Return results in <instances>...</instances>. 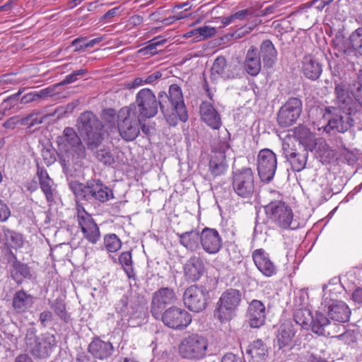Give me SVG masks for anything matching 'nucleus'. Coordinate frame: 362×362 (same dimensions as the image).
<instances>
[{"mask_svg":"<svg viewBox=\"0 0 362 362\" xmlns=\"http://www.w3.org/2000/svg\"><path fill=\"white\" fill-rule=\"evenodd\" d=\"M171 126H175L178 120L185 122L188 114L184 103L181 88L177 84L169 87L168 94L165 92L158 93V106Z\"/></svg>","mask_w":362,"mask_h":362,"instance_id":"f257e3e1","label":"nucleus"},{"mask_svg":"<svg viewBox=\"0 0 362 362\" xmlns=\"http://www.w3.org/2000/svg\"><path fill=\"white\" fill-rule=\"evenodd\" d=\"M242 300L240 290L230 288L224 291L218 299L214 310V317L221 323L230 322L237 315Z\"/></svg>","mask_w":362,"mask_h":362,"instance_id":"f03ea898","label":"nucleus"},{"mask_svg":"<svg viewBox=\"0 0 362 362\" xmlns=\"http://www.w3.org/2000/svg\"><path fill=\"white\" fill-rule=\"evenodd\" d=\"M271 197L276 196L281 197L279 192H271ZM264 212L267 218L274 224L282 229L295 228L291 226L293 219V213L291 206H289L282 198L279 199H271L270 202L264 206Z\"/></svg>","mask_w":362,"mask_h":362,"instance_id":"7ed1b4c3","label":"nucleus"},{"mask_svg":"<svg viewBox=\"0 0 362 362\" xmlns=\"http://www.w3.org/2000/svg\"><path fill=\"white\" fill-rule=\"evenodd\" d=\"M78 129L86 136L88 148L94 150L101 144L103 139V125L92 112L86 111L80 115Z\"/></svg>","mask_w":362,"mask_h":362,"instance_id":"20e7f679","label":"nucleus"},{"mask_svg":"<svg viewBox=\"0 0 362 362\" xmlns=\"http://www.w3.org/2000/svg\"><path fill=\"white\" fill-rule=\"evenodd\" d=\"M117 128L122 138L126 141L134 140L140 133V117L136 106L130 105L121 108L117 115Z\"/></svg>","mask_w":362,"mask_h":362,"instance_id":"39448f33","label":"nucleus"},{"mask_svg":"<svg viewBox=\"0 0 362 362\" xmlns=\"http://www.w3.org/2000/svg\"><path fill=\"white\" fill-rule=\"evenodd\" d=\"M232 188L235 194L242 198L250 199L255 192V177L253 170L243 167L232 172Z\"/></svg>","mask_w":362,"mask_h":362,"instance_id":"423d86ee","label":"nucleus"},{"mask_svg":"<svg viewBox=\"0 0 362 362\" xmlns=\"http://www.w3.org/2000/svg\"><path fill=\"white\" fill-rule=\"evenodd\" d=\"M25 340L27 349L34 357L39 358L48 357L57 346L55 336L49 332L37 337L34 332H28Z\"/></svg>","mask_w":362,"mask_h":362,"instance_id":"0eeeda50","label":"nucleus"},{"mask_svg":"<svg viewBox=\"0 0 362 362\" xmlns=\"http://www.w3.org/2000/svg\"><path fill=\"white\" fill-rule=\"evenodd\" d=\"M322 117L327 121V125L325 127L327 132L336 130L337 132L344 133L353 126L354 120L351 117L350 110L326 107Z\"/></svg>","mask_w":362,"mask_h":362,"instance_id":"6e6552de","label":"nucleus"},{"mask_svg":"<svg viewBox=\"0 0 362 362\" xmlns=\"http://www.w3.org/2000/svg\"><path fill=\"white\" fill-rule=\"evenodd\" d=\"M207 347L208 342L205 337L199 334H191L181 341L178 349L182 358L199 360L206 356Z\"/></svg>","mask_w":362,"mask_h":362,"instance_id":"1a4fd4ad","label":"nucleus"},{"mask_svg":"<svg viewBox=\"0 0 362 362\" xmlns=\"http://www.w3.org/2000/svg\"><path fill=\"white\" fill-rule=\"evenodd\" d=\"M58 146L62 151L71 154L76 158L86 156V148L81 139L71 127H66L62 136L57 137Z\"/></svg>","mask_w":362,"mask_h":362,"instance_id":"9d476101","label":"nucleus"},{"mask_svg":"<svg viewBox=\"0 0 362 362\" xmlns=\"http://www.w3.org/2000/svg\"><path fill=\"white\" fill-rule=\"evenodd\" d=\"M163 323L175 330L186 329L192 322L191 314L184 308L171 306L167 308L160 317Z\"/></svg>","mask_w":362,"mask_h":362,"instance_id":"9b49d317","label":"nucleus"},{"mask_svg":"<svg viewBox=\"0 0 362 362\" xmlns=\"http://www.w3.org/2000/svg\"><path fill=\"white\" fill-rule=\"evenodd\" d=\"M209 291L202 285H192L184 292L185 305L191 311L199 313L204 310L207 305Z\"/></svg>","mask_w":362,"mask_h":362,"instance_id":"f8f14e48","label":"nucleus"},{"mask_svg":"<svg viewBox=\"0 0 362 362\" xmlns=\"http://www.w3.org/2000/svg\"><path fill=\"white\" fill-rule=\"evenodd\" d=\"M139 117L152 118L158 113V100L153 92L149 88H142L136 95L135 103Z\"/></svg>","mask_w":362,"mask_h":362,"instance_id":"ddd939ff","label":"nucleus"},{"mask_svg":"<svg viewBox=\"0 0 362 362\" xmlns=\"http://www.w3.org/2000/svg\"><path fill=\"white\" fill-rule=\"evenodd\" d=\"M303 105L298 98H290L281 107L277 115V122L281 127L294 124L302 112Z\"/></svg>","mask_w":362,"mask_h":362,"instance_id":"4468645a","label":"nucleus"},{"mask_svg":"<svg viewBox=\"0 0 362 362\" xmlns=\"http://www.w3.org/2000/svg\"><path fill=\"white\" fill-rule=\"evenodd\" d=\"M257 171L262 181L269 182L275 175L277 166L276 154L269 148L259 151L257 156Z\"/></svg>","mask_w":362,"mask_h":362,"instance_id":"2eb2a0df","label":"nucleus"},{"mask_svg":"<svg viewBox=\"0 0 362 362\" xmlns=\"http://www.w3.org/2000/svg\"><path fill=\"white\" fill-rule=\"evenodd\" d=\"M177 301L175 291L168 287H163L153 293L151 313L156 319H159L163 309Z\"/></svg>","mask_w":362,"mask_h":362,"instance_id":"dca6fc26","label":"nucleus"},{"mask_svg":"<svg viewBox=\"0 0 362 362\" xmlns=\"http://www.w3.org/2000/svg\"><path fill=\"white\" fill-rule=\"evenodd\" d=\"M77 222L83 238L92 244L97 243L100 238V232L91 215L78 209Z\"/></svg>","mask_w":362,"mask_h":362,"instance_id":"f3484780","label":"nucleus"},{"mask_svg":"<svg viewBox=\"0 0 362 362\" xmlns=\"http://www.w3.org/2000/svg\"><path fill=\"white\" fill-rule=\"evenodd\" d=\"M310 329L319 336L333 337L338 334L340 327L335 322H331L321 311L317 310L313 315Z\"/></svg>","mask_w":362,"mask_h":362,"instance_id":"a211bd4d","label":"nucleus"},{"mask_svg":"<svg viewBox=\"0 0 362 362\" xmlns=\"http://www.w3.org/2000/svg\"><path fill=\"white\" fill-rule=\"evenodd\" d=\"M200 244L202 249L209 255L218 253L222 248V238L217 230L204 228L200 235Z\"/></svg>","mask_w":362,"mask_h":362,"instance_id":"6ab92c4d","label":"nucleus"},{"mask_svg":"<svg viewBox=\"0 0 362 362\" xmlns=\"http://www.w3.org/2000/svg\"><path fill=\"white\" fill-rule=\"evenodd\" d=\"M252 257L255 266L264 276L271 277L276 274L277 267L264 249L254 250Z\"/></svg>","mask_w":362,"mask_h":362,"instance_id":"aec40b11","label":"nucleus"},{"mask_svg":"<svg viewBox=\"0 0 362 362\" xmlns=\"http://www.w3.org/2000/svg\"><path fill=\"white\" fill-rule=\"evenodd\" d=\"M324 311L331 320L340 323L349 321L351 310L343 301L330 300L328 304L324 306Z\"/></svg>","mask_w":362,"mask_h":362,"instance_id":"412c9836","label":"nucleus"},{"mask_svg":"<svg viewBox=\"0 0 362 362\" xmlns=\"http://www.w3.org/2000/svg\"><path fill=\"white\" fill-rule=\"evenodd\" d=\"M86 201L105 202L113 197L112 191L100 180L88 181Z\"/></svg>","mask_w":362,"mask_h":362,"instance_id":"4be33fe9","label":"nucleus"},{"mask_svg":"<svg viewBox=\"0 0 362 362\" xmlns=\"http://www.w3.org/2000/svg\"><path fill=\"white\" fill-rule=\"evenodd\" d=\"M88 350L95 360L103 362L111 356L114 347L111 342L95 337L89 344Z\"/></svg>","mask_w":362,"mask_h":362,"instance_id":"5701e85b","label":"nucleus"},{"mask_svg":"<svg viewBox=\"0 0 362 362\" xmlns=\"http://www.w3.org/2000/svg\"><path fill=\"white\" fill-rule=\"evenodd\" d=\"M247 317L251 327L259 328L262 326L266 319L264 303L259 300H252L247 308Z\"/></svg>","mask_w":362,"mask_h":362,"instance_id":"b1692460","label":"nucleus"},{"mask_svg":"<svg viewBox=\"0 0 362 362\" xmlns=\"http://www.w3.org/2000/svg\"><path fill=\"white\" fill-rule=\"evenodd\" d=\"M301 71L305 77L310 80L315 81L322 74V66L313 55L307 54L302 59Z\"/></svg>","mask_w":362,"mask_h":362,"instance_id":"393cba45","label":"nucleus"},{"mask_svg":"<svg viewBox=\"0 0 362 362\" xmlns=\"http://www.w3.org/2000/svg\"><path fill=\"white\" fill-rule=\"evenodd\" d=\"M199 112L202 119L214 129H218L222 125L221 116L212 104L202 102Z\"/></svg>","mask_w":362,"mask_h":362,"instance_id":"a878e982","label":"nucleus"},{"mask_svg":"<svg viewBox=\"0 0 362 362\" xmlns=\"http://www.w3.org/2000/svg\"><path fill=\"white\" fill-rule=\"evenodd\" d=\"M204 265L202 259L197 256L191 257L184 265V274L187 281H197L203 275Z\"/></svg>","mask_w":362,"mask_h":362,"instance_id":"bb28decb","label":"nucleus"},{"mask_svg":"<svg viewBox=\"0 0 362 362\" xmlns=\"http://www.w3.org/2000/svg\"><path fill=\"white\" fill-rule=\"evenodd\" d=\"M334 95L335 98L332 101L334 105L331 107L340 110H351L352 99L349 96L344 83H334Z\"/></svg>","mask_w":362,"mask_h":362,"instance_id":"cd10ccee","label":"nucleus"},{"mask_svg":"<svg viewBox=\"0 0 362 362\" xmlns=\"http://www.w3.org/2000/svg\"><path fill=\"white\" fill-rule=\"evenodd\" d=\"M233 77V74L230 69V66L226 63L223 57H218L213 63L211 69V79L216 83L218 79H228Z\"/></svg>","mask_w":362,"mask_h":362,"instance_id":"c85d7f7f","label":"nucleus"},{"mask_svg":"<svg viewBox=\"0 0 362 362\" xmlns=\"http://www.w3.org/2000/svg\"><path fill=\"white\" fill-rule=\"evenodd\" d=\"M34 297L21 289L16 291L13 297L12 307L16 313H23L32 308Z\"/></svg>","mask_w":362,"mask_h":362,"instance_id":"c756f323","label":"nucleus"},{"mask_svg":"<svg viewBox=\"0 0 362 362\" xmlns=\"http://www.w3.org/2000/svg\"><path fill=\"white\" fill-rule=\"evenodd\" d=\"M296 332L295 325L290 321L281 324L276 335V346L282 349L288 346L292 341Z\"/></svg>","mask_w":362,"mask_h":362,"instance_id":"7c9ffc66","label":"nucleus"},{"mask_svg":"<svg viewBox=\"0 0 362 362\" xmlns=\"http://www.w3.org/2000/svg\"><path fill=\"white\" fill-rule=\"evenodd\" d=\"M244 67L247 73L251 76H257L261 71V59L258 50L254 46L247 50L244 62Z\"/></svg>","mask_w":362,"mask_h":362,"instance_id":"2f4dec72","label":"nucleus"},{"mask_svg":"<svg viewBox=\"0 0 362 362\" xmlns=\"http://www.w3.org/2000/svg\"><path fill=\"white\" fill-rule=\"evenodd\" d=\"M200 235L197 230H191L190 231L182 233H177L176 235L178 238L179 243L187 250L192 252H196L200 247Z\"/></svg>","mask_w":362,"mask_h":362,"instance_id":"473e14b6","label":"nucleus"},{"mask_svg":"<svg viewBox=\"0 0 362 362\" xmlns=\"http://www.w3.org/2000/svg\"><path fill=\"white\" fill-rule=\"evenodd\" d=\"M258 53L265 67L271 68L274 66L276 60L277 51L270 40H266L262 42Z\"/></svg>","mask_w":362,"mask_h":362,"instance_id":"72a5a7b5","label":"nucleus"},{"mask_svg":"<svg viewBox=\"0 0 362 362\" xmlns=\"http://www.w3.org/2000/svg\"><path fill=\"white\" fill-rule=\"evenodd\" d=\"M37 175L40 188L45 195L47 201L48 202H52L54 201V194L55 191L53 187V180L49 177L47 170L43 168H37Z\"/></svg>","mask_w":362,"mask_h":362,"instance_id":"f704fd0d","label":"nucleus"},{"mask_svg":"<svg viewBox=\"0 0 362 362\" xmlns=\"http://www.w3.org/2000/svg\"><path fill=\"white\" fill-rule=\"evenodd\" d=\"M295 137L305 147V151H313L316 141L314 134L305 127H298L295 130Z\"/></svg>","mask_w":362,"mask_h":362,"instance_id":"c9c22d12","label":"nucleus"},{"mask_svg":"<svg viewBox=\"0 0 362 362\" xmlns=\"http://www.w3.org/2000/svg\"><path fill=\"white\" fill-rule=\"evenodd\" d=\"M313 315L310 310L305 306L296 305L293 313V319L296 323L303 329L309 330Z\"/></svg>","mask_w":362,"mask_h":362,"instance_id":"e433bc0d","label":"nucleus"},{"mask_svg":"<svg viewBox=\"0 0 362 362\" xmlns=\"http://www.w3.org/2000/svg\"><path fill=\"white\" fill-rule=\"evenodd\" d=\"M161 77L162 73L159 71H154L150 74L136 77L129 84V88H136L144 85H155Z\"/></svg>","mask_w":362,"mask_h":362,"instance_id":"4c0bfd02","label":"nucleus"},{"mask_svg":"<svg viewBox=\"0 0 362 362\" xmlns=\"http://www.w3.org/2000/svg\"><path fill=\"white\" fill-rule=\"evenodd\" d=\"M118 263L122 266L129 279H136V274L133 267L132 253L131 251L122 252L118 257Z\"/></svg>","mask_w":362,"mask_h":362,"instance_id":"58836bf2","label":"nucleus"},{"mask_svg":"<svg viewBox=\"0 0 362 362\" xmlns=\"http://www.w3.org/2000/svg\"><path fill=\"white\" fill-rule=\"evenodd\" d=\"M267 347L261 339H257L251 343L246 353L252 358L262 360L267 354Z\"/></svg>","mask_w":362,"mask_h":362,"instance_id":"ea45409f","label":"nucleus"},{"mask_svg":"<svg viewBox=\"0 0 362 362\" xmlns=\"http://www.w3.org/2000/svg\"><path fill=\"white\" fill-rule=\"evenodd\" d=\"M307 159L308 152L305 151L302 153L295 151L286 160L291 165L293 171L300 172L305 168Z\"/></svg>","mask_w":362,"mask_h":362,"instance_id":"a19ab883","label":"nucleus"},{"mask_svg":"<svg viewBox=\"0 0 362 362\" xmlns=\"http://www.w3.org/2000/svg\"><path fill=\"white\" fill-rule=\"evenodd\" d=\"M215 34V28L204 25L202 27L193 29L191 31L185 34V37H190L194 36V39H196L197 41H201L208 37H211L214 36Z\"/></svg>","mask_w":362,"mask_h":362,"instance_id":"79ce46f5","label":"nucleus"},{"mask_svg":"<svg viewBox=\"0 0 362 362\" xmlns=\"http://www.w3.org/2000/svg\"><path fill=\"white\" fill-rule=\"evenodd\" d=\"M103 245L108 253H115L121 249L122 243L116 234L108 233L103 237Z\"/></svg>","mask_w":362,"mask_h":362,"instance_id":"37998d69","label":"nucleus"},{"mask_svg":"<svg viewBox=\"0 0 362 362\" xmlns=\"http://www.w3.org/2000/svg\"><path fill=\"white\" fill-rule=\"evenodd\" d=\"M23 91L24 88H21L17 93L7 97L3 100L0 105V113L2 115V117L8 115V111L17 105L19 97Z\"/></svg>","mask_w":362,"mask_h":362,"instance_id":"c03bdc74","label":"nucleus"},{"mask_svg":"<svg viewBox=\"0 0 362 362\" xmlns=\"http://www.w3.org/2000/svg\"><path fill=\"white\" fill-rule=\"evenodd\" d=\"M129 299L127 295H124L120 300L116 303L115 309L118 313H120L122 317H128L129 315H133L137 311V307L133 306L131 304L132 311L129 308Z\"/></svg>","mask_w":362,"mask_h":362,"instance_id":"a18cd8bd","label":"nucleus"},{"mask_svg":"<svg viewBox=\"0 0 362 362\" xmlns=\"http://www.w3.org/2000/svg\"><path fill=\"white\" fill-rule=\"evenodd\" d=\"M50 307L54 310V313L64 322L69 321L70 315L67 313L65 303L62 299H55L50 304Z\"/></svg>","mask_w":362,"mask_h":362,"instance_id":"49530a36","label":"nucleus"},{"mask_svg":"<svg viewBox=\"0 0 362 362\" xmlns=\"http://www.w3.org/2000/svg\"><path fill=\"white\" fill-rule=\"evenodd\" d=\"M13 267L15 272L13 276L17 282L21 281V278L30 279L32 277L30 268L27 264L16 262L13 264Z\"/></svg>","mask_w":362,"mask_h":362,"instance_id":"de8ad7c7","label":"nucleus"},{"mask_svg":"<svg viewBox=\"0 0 362 362\" xmlns=\"http://www.w3.org/2000/svg\"><path fill=\"white\" fill-rule=\"evenodd\" d=\"M226 168V164L222 160H218L216 158H211L209 162V170L211 174L215 177L224 174Z\"/></svg>","mask_w":362,"mask_h":362,"instance_id":"09e8293b","label":"nucleus"},{"mask_svg":"<svg viewBox=\"0 0 362 362\" xmlns=\"http://www.w3.org/2000/svg\"><path fill=\"white\" fill-rule=\"evenodd\" d=\"M353 49L362 55V28H357L349 37Z\"/></svg>","mask_w":362,"mask_h":362,"instance_id":"8fccbe9b","label":"nucleus"},{"mask_svg":"<svg viewBox=\"0 0 362 362\" xmlns=\"http://www.w3.org/2000/svg\"><path fill=\"white\" fill-rule=\"evenodd\" d=\"M5 238L7 243L13 248H19L22 247L23 241L22 236L10 230L5 231Z\"/></svg>","mask_w":362,"mask_h":362,"instance_id":"3c124183","label":"nucleus"},{"mask_svg":"<svg viewBox=\"0 0 362 362\" xmlns=\"http://www.w3.org/2000/svg\"><path fill=\"white\" fill-rule=\"evenodd\" d=\"M69 187L77 198L86 200L88 183L84 185L78 181H71Z\"/></svg>","mask_w":362,"mask_h":362,"instance_id":"603ef678","label":"nucleus"},{"mask_svg":"<svg viewBox=\"0 0 362 362\" xmlns=\"http://www.w3.org/2000/svg\"><path fill=\"white\" fill-rule=\"evenodd\" d=\"M350 91L356 101L362 107V81L358 78V72L356 81L350 85Z\"/></svg>","mask_w":362,"mask_h":362,"instance_id":"864d4df0","label":"nucleus"},{"mask_svg":"<svg viewBox=\"0 0 362 362\" xmlns=\"http://www.w3.org/2000/svg\"><path fill=\"white\" fill-rule=\"evenodd\" d=\"M97 159L105 165H110L115 163L114 157L107 149H100L96 152Z\"/></svg>","mask_w":362,"mask_h":362,"instance_id":"5fc2aeb1","label":"nucleus"},{"mask_svg":"<svg viewBox=\"0 0 362 362\" xmlns=\"http://www.w3.org/2000/svg\"><path fill=\"white\" fill-rule=\"evenodd\" d=\"M334 337L337 338L347 344H350L356 341L357 334L353 330H346L341 334H336L335 337L332 338Z\"/></svg>","mask_w":362,"mask_h":362,"instance_id":"6e6d98bb","label":"nucleus"},{"mask_svg":"<svg viewBox=\"0 0 362 362\" xmlns=\"http://www.w3.org/2000/svg\"><path fill=\"white\" fill-rule=\"evenodd\" d=\"M87 73V70L84 69H81L76 70L71 74L65 76L64 80L60 83L62 85H66L69 83H72L78 80V76H81Z\"/></svg>","mask_w":362,"mask_h":362,"instance_id":"4d7b16f0","label":"nucleus"},{"mask_svg":"<svg viewBox=\"0 0 362 362\" xmlns=\"http://www.w3.org/2000/svg\"><path fill=\"white\" fill-rule=\"evenodd\" d=\"M45 95V90H42L40 92H30L24 95L21 98V104H27L35 101V100L43 97Z\"/></svg>","mask_w":362,"mask_h":362,"instance_id":"13d9d810","label":"nucleus"},{"mask_svg":"<svg viewBox=\"0 0 362 362\" xmlns=\"http://www.w3.org/2000/svg\"><path fill=\"white\" fill-rule=\"evenodd\" d=\"M332 0H312L306 4L307 6H314L315 8L321 11L327 5H329Z\"/></svg>","mask_w":362,"mask_h":362,"instance_id":"bf43d9fd","label":"nucleus"},{"mask_svg":"<svg viewBox=\"0 0 362 362\" xmlns=\"http://www.w3.org/2000/svg\"><path fill=\"white\" fill-rule=\"evenodd\" d=\"M86 37H80L74 39L71 42V45L75 47L74 52H81L85 50L88 47L84 46Z\"/></svg>","mask_w":362,"mask_h":362,"instance_id":"052dcab7","label":"nucleus"},{"mask_svg":"<svg viewBox=\"0 0 362 362\" xmlns=\"http://www.w3.org/2000/svg\"><path fill=\"white\" fill-rule=\"evenodd\" d=\"M11 216L8 206L0 199V221H6Z\"/></svg>","mask_w":362,"mask_h":362,"instance_id":"680f3d73","label":"nucleus"},{"mask_svg":"<svg viewBox=\"0 0 362 362\" xmlns=\"http://www.w3.org/2000/svg\"><path fill=\"white\" fill-rule=\"evenodd\" d=\"M53 320V315L51 311L45 310L42 312L39 317V320L43 327H46L47 324Z\"/></svg>","mask_w":362,"mask_h":362,"instance_id":"e2e57ef3","label":"nucleus"},{"mask_svg":"<svg viewBox=\"0 0 362 362\" xmlns=\"http://www.w3.org/2000/svg\"><path fill=\"white\" fill-rule=\"evenodd\" d=\"M221 362H245V360L243 356H238L232 353H228L223 356Z\"/></svg>","mask_w":362,"mask_h":362,"instance_id":"0e129e2a","label":"nucleus"},{"mask_svg":"<svg viewBox=\"0 0 362 362\" xmlns=\"http://www.w3.org/2000/svg\"><path fill=\"white\" fill-rule=\"evenodd\" d=\"M252 16V11L250 8H246L243 10L238 11L233 13V17L235 19H238L240 21H243L247 19L249 16Z\"/></svg>","mask_w":362,"mask_h":362,"instance_id":"69168bd1","label":"nucleus"},{"mask_svg":"<svg viewBox=\"0 0 362 362\" xmlns=\"http://www.w3.org/2000/svg\"><path fill=\"white\" fill-rule=\"evenodd\" d=\"M116 117V112L113 109H107L103 112L102 118L109 123H112L115 121Z\"/></svg>","mask_w":362,"mask_h":362,"instance_id":"338daca9","label":"nucleus"},{"mask_svg":"<svg viewBox=\"0 0 362 362\" xmlns=\"http://www.w3.org/2000/svg\"><path fill=\"white\" fill-rule=\"evenodd\" d=\"M282 151L284 157L287 160L296 150L293 149L288 142L284 141L282 143Z\"/></svg>","mask_w":362,"mask_h":362,"instance_id":"774afa93","label":"nucleus"}]
</instances>
